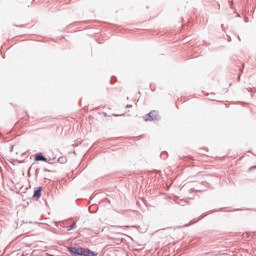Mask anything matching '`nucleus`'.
<instances>
[{
  "instance_id": "nucleus-1",
  "label": "nucleus",
  "mask_w": 256,
  "mask_h": 256,
  "mask_svg": "<svg viewBox=\"0 0 256 256\" xmlns=\"http://www.w3.org/2000/svg\"><path fill=\"white\" fill-rule=\"evenodd\" d=\"M70 254L77 256H96L93 251L86 248H68Z\"/></svg>"
},
{
  "instance_id": "nucleus-3",
  "label": "nucleus",
  "mask_w": 256,
  "mask_h": 256,
  "mask_svg": "<svg viewBox=\"0 0 256 256\" xmlns=\"http://www.w3.org/2000/svg\"><path fill=\"white\" fill-rule=\"evenodd\" d=\"M41 192H42V188H41V187L37 188V190L34 191L33 199H34L35 201L40 200Z\"/></svg>"
},
{
  "instance_id": "nucleus-5",
  "label": "nucleus",
  "mask_w": 256,
  "mask_h": 256,
  "mask_svg": "<svg viewBox=\"0 0 256 256\" xmlns=\"http://www.w3.org/2000/svg\"><path fill=\"white\" fill-rule=\"evenodd\" d=\"M75 227H76V223H73L72 225H70V230H72Z\"/></svg>"
},
{
  "instance_id": "nucleus-2",
  "label": "nucleus",
  "mask_w": 256,
  "mask_h": 256,
  "mask_svg": "<svg viewBox=\"0 0 256 256\" xmlns=\"http://www.w3.org/2000/svg\"><path fill=\"white\" fill-rule=\"evenodd\" d=\"M158 119V112L152 111L146 115L145 121H154Z\"/></svg>"
},
{
  "instance_id": "nucleus-4",
  "label": "nucleus",
  "mask_w": 256,
  "mask_h": 256,
  "mask_svg": "<svg viewBox=\"0 0 256 256\" xmlns=\"http://www.w3.org/2000/svg\"><path fill=\"white\" fill-rule=\"evenodd\" d=\"M35 161L47 162V159L45 157H43L41 154H37V155H35Z\"/></svg>"
},
{
  "instance_id": "nucleus-6",
  "label": "nucleus",
  "mask_w": 256,
  "mask_h": 256,
  "mask_svg": "<svg viewBox=\"0 0 256 256\" xmlns=\"http://www.w3.org/2000/svg\"><path fill=\"white\" fill-rule=\"evenodd\" d=\"M62 160V158H59L58 161L60 162Z\"/></svg>"
}]
</instances>
